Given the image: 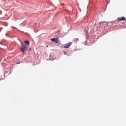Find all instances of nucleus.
<instances>
[{"label":"nucleus","mask_w":126,"mask_h":126,"mask_svg":"<svg viewBox=\"0 0 126 126\" xmlns=\"http://www.w3.org/2000/svg\"><path fill=\"white\" fill-rule=\"evenodd\" d=\"M18 63H20V62H19V63H17V64H18Z\"/></svg>","instance_id":"nucleus-9"},{"label":"nucleus","mask_w":126,"mask_h":126,"mask_svg":"<svg viewBox=\"0 0 126 126\" xmlns=\"http://www.w3.org/2000/svg\"><path fill=\"white\" fill-rule=\"evenodd\" d=\"M71 42H69L67 44H66V45L64 46L63 48H64L65 49L69 48L70 46H71Z\"/></svg>","instance_id":"nucleus-3"},{"label":"nucleus","mask_w":126,"mask_h":126,"mask_svg":"<svg viewBox=\"0 0 126 126\" xmlns=\"http://www.w3.org/2000/svg\"><path fill=\"white\" fill-rule=\"evenodd\" d=\"M21 45L20 46V49L21 51L24 54V52H25L26 50H27V47H26V45L23 44L22 42H21Z\"/></svg>","instance_id":"nucleus-1"},{"label":"nucleus","mask_w":126,"mask_h":126,"mask_svg":"<svg viewBox=\"0 0 126 126\" xmlns=\"http://www.w3.org/2000/svg\"><path fill=\"white\" fill-rule=\"evenodd\" d=\"M46 47H47V48H48V47H49V46H48V45H46Z\"/></svg>","instance_id":"nucleus-8"},{"label":"nucleus","mask_w":126,"mask_h":126,"mask_svg":"<svg viewBox=\"0 0 126 126\" xmlns=\"http://www.w3.org/2000/svg\"><path fill=\"white\" fill-rule=\"evenodd\" d=\"M98 28H97V31H98Z\"/></svg>","instance_id":"nucleus-10"},{"label":"nucleus","mask_w":126,"mask_h":126,"mask_svg":"<svg viewBox=\"0 0 126 126\" xmlns=\"http://www.w3.org/2000/svg\"><path fill=\"white\" fill-rule=\"evenodd\" d=\"M63 53H64V55H66V52H65V51H63Z\"/></svg>","instance_id":"nucleus-7"},{"label":"nucleus","mask_w":126,"mask_h":126,"mask_svg":"<svg viewBox=\"0 0 126 126\" xmlns=\"http://www.w3.org/2000/svg\"><path fill=\"white\" fill-rule=\"evenodd\" d=\"M75 41H76V43H77V42H78V41H79V39L77 38L75 39Z\"/></svg>","instance_id":"nucleus-6"},{"label":"nucleus","mask_w":126,"mask_h":126,"mask_svg":"<svg viewBox=\"0 0 126 126\" xmlns=\"http://www.w3.org/2000/svg\"><path fill=\"white\" fill-rule=\"evenodd\" d=\"M118 20H119V21H124L126 20V18L125 17H118L117 18Z\"/></svg>","instance_id":"nucleus-4"},{"label":"nucleus","mask_w":126,"mask_h":126,"mask_svg":"<svg viewBox=\"0 0 126 126\" xmlns=\"http://www.w3.org/2000/svg\"><path fill=\"white\" fill-rule=\"evenodd\" d=\"M24 43H25V44H26V45L29 46V44H30L29 41H28L27 40H25Z\"/></svg>","instance_id":"nucleus-5"},{"label":"nucleus","mask_w":126,"mask_h":126,"mask_svg":"<svg viewBox=\"0 0 126 126\" xmlns=\"http://www.w3.org/2000/svg\"><path fill=\"white\" fill-rule=\"evenodd\" d=\"M51 41H52V42H55V43H57L60 42V40H59V39H57L56 38H51Z\"/></svg>","instance_id":"nucleus-2"}]
</instances>
